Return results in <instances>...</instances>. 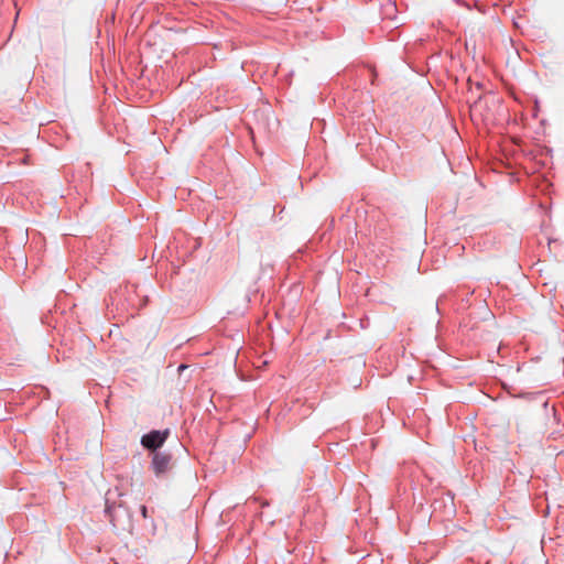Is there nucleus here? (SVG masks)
I'll use <instances>...</instances> for the list:
<instances>
[{"label":"nucleus","mask_w":564,"mask_h":564,"mask_svg":"<svg viewBox=\"0 0 564 564\" xmlns=\"http://www.w3.org/2000/svg\"><path fill=\"white\" fill-rule=\"evenodd\" d=\"M169 435V429L164 431L154 430L142 436L141 444L147 449L156 451L164 444Z\"/></svg>","instance_id":"nucleus-1"},{"label":"nucleus","mask_w":564,"mask_h":564,"mask_svg":"<svg viewBox=\"0 0 564 564\" xmlns=\"http://www.w3.org/2000/svg\"><path fill=\"white\" fill-rule=\"evenodd\" d=\"M171 456L163 453H155L152 459V468L155 475H162L170 469Z\"/></svg>","instance_id":"nucleus-2"},{"label":"nucleus","mask_w":564,"mask_h":564,"mask_svg":"<svg viewBox=\"0 0 564 564\" xmlns=\"http://www.w3.org/2000/svg\"><path fill=\"white\" fill-rule=\"evenodd\" d=\"M140 511H141L142 517L144 519H147L148 518V509H147V507L145 506H141Z\"/></svg>","instance_id":"nucleus-3"},{"label":"nucleus","mask_w":564,"mask_h":564,"mask_svg":"<svg viewBox=\"0 0 564 564\" xmlns=\"http://www.w3.org/2000/svg\"><path fill=\"white\" fill-rule=\"evenodd\" d=\"M111 522H112V525H113V527H117V523H116L115 518H112V519H111Z\"/></svg>","instance_id":"nucleus-4"}]
</instances>
